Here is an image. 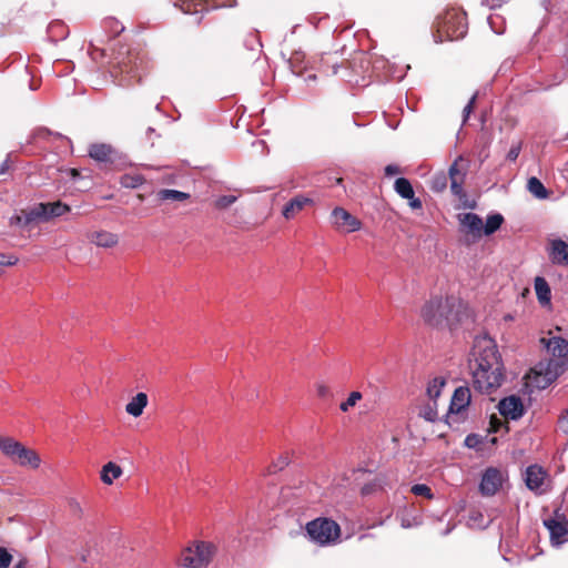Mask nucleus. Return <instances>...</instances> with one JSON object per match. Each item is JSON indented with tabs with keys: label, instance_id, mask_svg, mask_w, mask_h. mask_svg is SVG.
<instances>
[{
	"label": "nucleus",
	"instance_id": "nucleus-1",
	"mask_svg": "<svg viewBox=\"0 0 568 568\" xmlns=\"http://www.w3.org/2000/svg\"><path fill=\"white\" fill-rule=\"evenodd\" d=\"M473 386L480 393L489 394L503 383V363L495 341L480 335L474 339L469 358Z\"/></svg>",
	"mask_w": 568,
	"mask_h": 568
},
{
	"label": "nucleus",
	"instance_id": "nucleus-2",
	"mask_svg": "<svg viewBox=\"0 0 568 568\" xmlns=\"http://www.w3.org/2000/svg\"><path fill=\"white\" fill-rule=\"evenodd\" d=\"M460 301L455 296H434L422 308V317L433 327L452 328L459 321Z\"/></svg>",
	"mask_w": 568,
	"mask_h": 568
},
{
	"label": "nucleus",
	"instance_id": "nucleus-3",
	"mask_svg": "<svg viewBox=\"0 0 568 568\" xmlns=\"http://www.w3.org/2000/svg\"><path fill=\"white\" fill-rule=\"evenodd\" d=\"M468 172V163L459 155L448 169V178L444 172H439L432 178L430 189L434 192H443L447 187V181H450V191L458 199L466 196L464 183Z\"/></svg>",
	"mask_w": 568,
	"mask_h": 568
},
{
	"label": "nucleus",
	"instance_id": "nucleus-4",
	"mask_svg": "<svg viewBox=\"0 0 568 568\" xmlns=\"http://www.w3.org/2000/svg\"><path fill=\"white\" fill-rule=\"evenodd\" d=\"M467 19L464 11L457 9L447 10L436 21L435 41L458 40L467 33Z\"/></svg>",
	"mask_w": 568,
	"mask_h": 568
},
{
	"label": "nucleus",
	"instance_id": "nucleus-5",
	"mask_svg": "<svg viewBox=\"0 0 568 568\" xmlns=\"http://www.w3.org/2000/svg\"><path fill=\"white\" fill-rule=\"evenodd\" d=\"M568 369V359H540L528 373L530 383L538 389H545Z\"/></svg>",
	"mask_w": 568,
	"mask_h": 568
},
{
	"label": "nucleus",
	"instance_id": "nucleus-6",
	"mask_svg": "<svg viewBox=\"0 0 568 568\" xmlns=\"http://www.w3.org/2000/svg\"><path fill=\"white\" fill-rule=\"evenodd\" d=\"M1 452L16 464L23 467L38 468L41 464L40 456L11 437H0Z\"/></svg>",
	"mask_w": 568,
	"mask_h": 568
},
{
	"label": "nucleus",
	"instance_id": "nucleus-7",
	"mask_svg": "<svg viewBox=\"0 0 568 568\" xmlns=\"http://www.w3.org/2000/svg\"><path fill=\"white\" fill-rule=\"evenodd\" d=\"M305 529L310 539L321 546L336 541L341 534L339 526L328 518H316L307 523Z\"/></svg>",
	"mask_w": 568,
	"mask_h": 568
},
{
	"label": "nucleus",
	"instance_id": "nucleus-8",
	"mask_svg": "<svg viewBox=\"0 0 568 568\" xmlns=\"http://www.w3.org/2000/svg\"><path fill=\"white\" fill-rule=\"evenodd\" d=\"M214 552L213 544L200 541L183 551L181 561L184 567L201 568L210 562Z\"/></svg>",
	"mask_w": 568,
	"mask_h": 568
},
{
	"label": "nucleus",
	"instance_id": "nucleus-9",
	"mask_svg": "<svg viewBox=\"0 0 568 568\" xmlns=\"http://www.w3.org/2000/svg\"><path fill=\"white\" fill-rule=\"evenodd\" d=\"M111 75L121 87L132 85L135 81H140L138 57H128L118 62L110 71Z\"/></svg>",
	"mask_w": 568,
	"mask_h": 568
},
{
	"label": "nucleus",
	"instance_id": "nucleus-10",
	"mask_svg": "<svg viewBox=\"0 0 568 568\" xmlns=\"http://www.w3.org/2000/svg\"><path fill=\"white\" fill-rule=\"evenodd\" d=\"M329 222L337 231L344 233L356 232L362 227V222L341 206L332 211Z\"/></svg>",
	"mask_w": 568,
	"mask_h": 568
},
{
	"label": "nucleus",
	"instance_id": "nucleus-11",
	"mask_svg": "<svg viewBox=\"0 0 568 568\" xmlns=\"http://www.w3.org/2000/svg\"><path fill=\"white\" fill-rule=\"evenodd\" d=\"M470 403V390L466 386H459L455 389L450 405L447 418L448 419H456V423H458L460 419H464L465 412Z\"/></svg>",
	"mask_w": 568,
	"mask_h": 568
},
{
	"label": "nucleus",
	"instance_id": "nucleus-12",
	"mask_svg": "<svg viewBox=\"0 0 568 568\" xmlns=\"http://www.w3.org/2000/svg\"><path fill=\"white\" fill-rule=\"evenodd\" d=\"M544 524L549 530L550 542L552 546L559 547L568 540V523L564 515L559 516L556 511V518L546 519Z\"/></svg>",
	"mask_w": 568,
	"mask_h": 568
},
{
	"label": "nucleus",
	"instance_id": "nucleus-13",
	"mask_svg": "<svg viewBox=\"0 0 568 568\" xmlns=\"http://www.w3.org/2000/svg\"><path fill=\"white\" fill-rule=\"evenodd\" d=\"M460 232L470 235L473 241H477L483 236V219L476 213L458 214Z\"/></svg>",
	"mask_w": 568,
	"mask_h": 568
},
{
	"label": "nucleus",
	"instance_id": "nucleus-14",
	"mask_svg": "<svg viewBox=\"0 0 568 568\" xmlns=\"http://www.w3.org/2000/svg\"><path fill=\"white\" fill-rule=\"evenodd\" d=\"M503 476L501 473L494 467L487 468L481 476L479 490L484 496H493L501 487Z\"/></svg>",
	"mask_w": 568,
	"mask_h": 568
},
{
	"label": "nucleus",
	"instance_id": "nucleus-15",
	"mask_svg": "<svg viewBox=\"0 0 568 568\" xmlns=\"http://www.w3.org/2000/svg\"><path fill=\"white\" fill-rule=\"evenodd\" d=\"M498 410L504 417L516 420L524 415V405L520 397L511 395L499 402Z\"/></svg>",
	"mask_w": 568,
	"mask_h": 568
},
{
	"label": "nucleus",
	"instance_id": "nucleus-16",
	"mask_svg": "<svg viewBox=\"0 0 568 568\" xmlns=\"http://www.w3.org/2000/svg\"><path fill=\"white\" fill-rule=\"evenodd\" d=\"M547 252L552 264L568 265V243L561 239L549 240Z\"/></svg>",
	"mask_w": 568,
	"mask_h": 568
},
{
	"label": "nucleus",
	"instance_id": "nucleus-17",
	"mask_svg": "<svg viewBox=\"0 0 568 568\" xmlns=\"http://www.w3.org/2000/svg\"><path fill=\"white\" fill-rule=\"evenodd\" d=\"M540 343L545 346V348L552 355L554 359H568V341L560 337H542L540 338Z\"/></svg>",
	"mask_w": 568,
	"mask_h": 568
},
{
	"label": "nucleus",
	"instance_id": "nucleus-18",
	"mask_svg": "<svg viewBox=\"0 0 568 568\" xmlns=\"http://www.w3.org/2000/svg\"><path fill=\"white\" fill-rule=\"evenodd\" d=\"M116 154V150L106 143H93L89 148L90 158L102 163H112Z\"/></svg>",
	"mask_w": 568,
	"mask_h": 568
},
{
	"label": "nucleus",
	"instance_id": "nucleus-19",
	"mask_svg": "<svg viewBox=\"0 0 568 568\" xmlns=\"http://www.w3.org/2000/svg\"><path fill=\"white\" fill-rule=\"evenodd\" d=\"M87 239L90 243L103 248L113 247L119 243L116 234L103 230L89 232Z\"/></svg>",
	"mask_w": 568,
	"mask_h": 568
},
{
	"label": "nucleus",
	"instance_id": "nucleus-20",
	"mask_svg": "<svg viewBox=\"0 0 568 568\" xmlns=\"http://www.w3.org/2000/svg\"><path fill=\"white\" fill-rule=\"evenodd\" d=\"M313 203V200L304 196V195H297L293 199H291L283 207L282 214L286 220L294 219L297 213L303 211V209L306 205H310Z\"/></svg>",
	"mask_w": 568,
	"mask_h": 568
},
{
	"label": "nucleus",
	"instance_id": "nucleus-21",
	"mask_svg": "<svg viewBox=\"0 0 568 568\" xmlns=\"http://www.w3.org/2000/svg\"><path fill=\"white\" fill-rule=\"evenodd\" d=\"M525 481L530 490H539L544 485L546 473L538 465H530L525 473Z\"/></svg>",
	"mask_w": 568,
	"mask_h": 568
},
{
	"label": "nucleus",
	"instance_id": "nucleus-22",
	"mask_svg": "<svg viewBox=\"0 0 568 568\" xmlns=\"http://www.w3.org/2000/svg\"><path fill=\"white\" fill-rule=\"evenodd\" d=\"M148 405V395L145 393H138L125 406V412L133 416L139 417L143 414Z\"/></svg>",
	"mask_w": 568,
	"mask_h": 568
},
{
	"label": "nucleus",
	"instance_id": "nucleus-23",
	"mask_svg": "<svg viewBox=\"0 0 568 568\" xmlns=\"http://www.w3.org/2000/svg\"><path fill=\"white\" fill-rule=\"evenodd\" d=\"M47 207L44 203H38L32 207L24 210V225H30L39 221H47Z\"/></svg>",
	"mask_w": 568,
	"mask_h": 568
},
{
	"label": "nucleus",
	"instance_id": "nucleus-24",
	"mask_svg": "<svg viewBox=\"0 0 568 568\" xmlns=\"http://www.w3.org/2000/svg\"><path fill=\"white\" fill-rule=\"evenodd\" d=\"M535 292L537 298L541 305H548L551 298V291L548 282L541 277L537 276L535 278Z\"/></svg>",
	"mask_w": 568,
	"mask_h": 568
},
{
	"label": "nucleus",
	"instance_id": "nucleus-25",
	"mask_svg": "<svg viewBox=\"0 0 568 568\" xmlns=\"http://www.w3.org/2000/svg\"><path fill=\"white\" fill-rule=\"evenodd\" d=\"M122 468L113 462H109L102 467L101 470V480L111 485L114 479L119 478L122 475Z\"/></svg>",
	"mask_w": 568,
	"mask_h": 568
},
{
	"label": "nucleus",
	"instance_id": "nucleus-26",
	"mask_svg": "<svg viewBox=\"0 0 568 568\" xmlns=\"http://www.w3.org/2000/svg\"><path fill=\"white\" fill-rule=\"evenodd\" d=\"M527 190L536 197V199H539V200H544V199H547L549 193L547 191V189L545 187V185L542 184V182L536 178V176H531L528 179L527 181Z\"/></svg>",
	"mask_w": 568,
	"mask_h": 568
},
{
	"label": "nucleus",
	"instance_id": "nucleus-27",
	"mask_svg": "<svg viewBox=\"0 0 568 568\" xmlns=\"http://www.w3.org/2000/svg\"><path fill=\"white\" fill-rule=\"evenodd\" d=\"M156 196L161 201H176L183 202L190 199V194L186 192L171 190V189H162L156 193Z\"/></svg>",
	"mask_w": 568,
	"mask_h": 568
},
{
	"label": "nucleus",
	"instance_id": "nucleus-28",
	"mask_svg": "<svg viewBox=\"0 0 568 568\" xmlns=\"http://www.w3.org/2000/svg\"><path fill=\"white\" fill-rule=\"evenodd\" d=\"M504 223V216L499 213L490 214L486 219V223L483 222V235H491L500 229Z\"/></svg>",
	"mask_w": 568,
	"mask_h": 568
},
{
	"label": "nucleus",
	"instance_id": "nucleus-29",
	"mask_svg": "<svg viewBox=\"0 0 568 568\" xmlns=\"http://www.w3.org/2000/svg\"><path fill=\"white\" fill-rule=\"evenodd\" d=\"M44 206L47 207V221H49L52 217H59L63 214L70 212V206L61 201L52 202V203H44Z\"/></svg>",
	"mask_w": 568,
	"mask_h": 568
},
{
	"label": "nucleus",
	"instance_id": "nucleus-30",
	"mask_svg": "<svg viewBox=\"0 0 568 568\" xmlns=\"http://www.w3.org/2000/svg\"><path fill=\"white\" fill-rule=\"evenodd\" d=\"M394 190L403 199H410L414 195L412 183L406 178H398L394 183Z\"/></svg>",
	"mask_w": 568,
	"mask_h": 568
},
{
	"label": "nucleus",
	"instance_id": "nucleus-31",
	"mask_svg": "<svg viewBox=\"0 0 568 568\" xmlns=\"http://www.w3.org/2000/svg\"><path fill=\"white\" fill-rule=\"evenodd\" d=\"M444 386L445 381L440 377H435L432 382H429L427 386L428 397L433 400H436V398L439 397Z\"/></svg>",
	"mask_w": 568,
	"mask_h": 568
},
{
	"label": "nucleus",
	"instance_id": "nucleus-32",
	"mask_svg": "<svg viewBox=\"0 0 568 568\" xmlns=\"http://www.w3.org/2000/svg\"><path fill=\"white\" fill-rule=\"evenodd\" d=\"M143 182H144V179L140 174H133V175L124 174L121 178V184L124 187L135 189V187H139L140 185H142Z\"/></svg>",
	"mask_w": 568,
	"mask_h": 568
},
{
	"label": "nucleus",
	"instance_id": "nucleus-33",
	"mask_svg": "<svg viewBox=\"0 0 568 568\" xmlns=\"http://www.w3.org/2000/svg\"><path fill=\"white\" fill-rule=\"evenodd\" d=\"M237 201L236 195H222L215 200V207L219 210H225Z\"/></svg>",
	"mask_w": 568,
	"mask_h": 568
},
{
	"label": "nucleus",
	"instance_id": "nucleus-34",
	"mask_svg": "<svg viewBox=\"0 0 568 568\" xmlns=\"http://www.w3.org/2000/svg\"><path fill=\"white\" fill-rule=\"evenodd\" d=\"M362 398V393L352 392L347 399L339 405V409L342 412H347L351 407L355 406L356 403Z\"/></svg>",
	"mask_w": 568,
	"mask_h": 568
},
{
	"label": "nucleus",
	"instance_id": "nucleus-35",
	"mask_svg": "<svg viewBox=\"0 0 568 568\" xmlns=\"http://www.w3.org/2000/svg\"><path fill=\"white\" fill-rule=\"evenodd\" d=\"M410 491L416 496H422L427 499H432L434 497L432 489L425 484H415L412 486Z\"/></svg>",
	"mask_w": 568,
	"mask_h": 568
},
{
	"label": "nucleus",
	"instance_id": "nucleus-36",
	"mask_svg": "<svg viewBox=\"0 0 568 568\" xmlns=\"http://www.w3.org/2000/svg\"><path fill=\"white\" fill-rule=\"evenodd\" d=\"M288 465L287 456H280L272 465L267 468V474H275L284 469Z\"/></svg>",
	"mask_w": 568,
	"mask_h": 568
},
{
	"label": "nucleus",
	"instance_id": "nucleus-37",
	"mask_svg": "<svg viewBox=\"0 0 568 568\" xmlns=\"http://www.w3.org/2000/svg\"><path fill=\"white\" fill-rule=\"evenodd\" d=\"M383 480L381 478H376L372 483H367L362 487V495H371L378 489H383Z\"/></svg>",
	"mask_w": 568,
	"mask_h": 568
},
{
	"label": "nucleus",
	"instance_id": "nucleus-38",
	"mask_svg": "<svg viewBox=\"0 0 568 568\" xmlns=\"http://www.w3.org/2000/svg\"><path fill=\"white\" fill-rule=\"evenodd\" d=\"M488 23L491 28V30L497 33V34H501L504 33V28H497V23H503V18L498 14H490L488 17Z\"/></svg>",
	"mask_w": 568,
	"mask_h": 568
},
{
	"label": "nucleus",
	"instance_id": "nucleus-39",
	"mask_svg": "<svg viewBox=\"0 0 568 568\" xmlns=\"http://www.w3.org/2000/svg\"><path fill=\"white\" fill-rule=\"evenodd\" d=\"M11 561L12 555L4 547H0V568H8Z\"/></svg>",
	"mask_w": 568,
	"mask_h": 568
},
{
	"label": "nucleus",
	"instance_id": "nucleus-40",
	"mask_svg": "<svg viewBox=\"0 0 568 568\" xmlns=\"http://www.w3.org/2000/svg\"><path fill=\"white\" fill-rule=\"evenodd\" d=\"M520 151H521V142H517V143L513 144L507 153V160L515 162L518 159Z\"/></svg>",
	"mask_w": 568,
	"mask_h": 568
},
{
	"label": "nucleus",
	"instance_id": "nucleus-41",
	"mask_svg": "<svg viewBox=\"0 0 568 568\" xmlns=\"http://www.w3.org/2000/svg\"><path fill=\"white\" fill-rule=\"evenodd\" d=\"M476 98H477V93H475L470 100L468 101V103L465 105L464 108V111H463V118H464V122H466L474 109V104H475V101H476Z\"/></svg>",
	"mask_w": 568,
	"mask_h": 568
},
{
	"label": "nucleus",
	"instance_id": "nucleus-42",
	"mask_svg": "<svg viewBox=\"0 0 568 568\" xmlns=\"http://www.w3.org/2000/svg\"><path fill=\"white\" fill-rule=\"evenodd\" d=\"M422 416L428 422H435L437 418V412L430 406L424 407Z\"/></svg>",
	"mask_w": 568,
	"mask_h": 568
},
{
	"label": "nucleus",
	"instance_id": "nucleus-43",
	"mask_svg": "<svg viewBox=\"0 0 568 568\" xmlns=\"http://www.w3.org/2000/svg\"><path fill=\"white\" fill-rule=\"evenodd\" d=\"M559 428L568 435V410L558 420Z\"/></svg>",
	"mask_w": 568,
	"mask_h": 568
},
{
	"label": "nucleus",
	"instance_id": "nucleus-44",
	"mask_svg": "<svg viewBox=\"0 0 568 568\" xmlns=\"http://www.w3.org/2000/svg\"><path fill=\"white\" fill-rule=\"evenodd\" d=\"M400 173V169L398 165L396 164H388L385 166V174L387 176H392V175H395V174H398Z\"/></svg>",
	"mask_w": 568,
	"mask_h": 568
},
{
	"label": "nucleus",
	"instance_id": "nucleus-45",
	"mask_svg": "<svg viewBox=\"0 0 568 568\" xmlns=\"http://www.w3.org/2000/svg\"><path fill=\"white\" fill-rule=\"evenodd\" d=\"M23 217H24V213L22 212L19 215L12 216L10 219V223L26 227L27 225H24V219Z\"/></svg>",
	"mask_w": 568,
	"mask_h": 568
},
{
	"label": "nucleus",
	"instance_id": "nucleus-46",
	"mask_svg": "<svg viewBox=\"0 0 568 568\" xmlns=\"http://www.w3.org/2000/svg\"><path fill=\"white\" fill-rule=\"evenodd\" d=\"M407 200L409 201V206L413 210L422 209V206H423L422 201L418 197H415V194L413 195V197L407 199Z\"/></svg>",
	"mask_w": 568,
	"mask_h": 568
},
{
	"label": "nucleus",
	"instance_id": "nucleus-47",
	"mask_svg": "<svg viewBox=\"0 0 568 568\" xmlns=\"http://www.w3.org/2000/svg\"><path fill=\"white\" fill-rule=\"evenodd\" d=\"M316 390H317V395L320 397H325L329 393L328 387L323 385V384H318L317 387H316Z\"/></svg>",
	"mask_w": 568,
	"mask_h": 568
},
{
	"label": "nucleus",
	"instance_id": "nucleus-48",
	"mask_svg": "<svg viewBox=\"0 0 568 568\" xmlns=\"http://www.w3.org/2000/svg\"><path fill=\"white\" fill-rule=\"evenodd\" d=\"M478 443L476 435H468L465 439V444L468 447H475V445Z\"/></svg>",
	"mask_w": 568,
	"mask_h": 568
},
{
	"label": "nucleus",
	"instance_id": "nucleus-49",
	"mask_svg": "<svg viewBox=\"0 0 568 568\" xmlns=\"http://www.w3.org/2000/svg\"><path fill=\"white\" fill-rule=\"evenodd\" d=\"M9 170V156L0 165V175Z\"/></svg>",
	"mask_w": 568,
	"mask_h": 568
},
{
	"label": "nucleus",
	"instance_id": "nucleus-50",
	"mask_svg": "<svg viewBox=\"0 0 568 568\" xmlns=\"http://www.w3.org/2000/svg\"><path fill=\"white\" fill-rule=\"evenodd\" d=\"M13 568H27V560L26 559H20Z\"/></svg>",
	"mask_w": 568,
	"mask_h": 568
},
{
	"label": "nucleus",
	"instance_id": "nucleus-51",
	"mask_svg": "<svg viewBox=\"0 0 568 568\" xmlns=\"http://www.w3.org/2000/svg\"><path fill=\"white\" fill-rule=\"evenodd\" d=\"M307 80H308V81H315V80H316V75H315V74H310V75L307 77Z\"/></svg>",
	"mask_w": 568,
	"mask_h": 568
},
{
	"label": "nucleus",
	"instance_id": "nucleus-52",
	"mask_svg": "<svg viewBox=\"0 0 568 568\" xmlns=\"http://www.w3.org/2000/svg\"><path fill=\"white\" fill-rule=\"evenodd\" d=\"M190 7H191V4L189 3V4H186V8H182V10H183L184 12H189V11H190Z\"/></svg>",
	"mask_w": 568,
	"mask_h": 568
},
{
	"label": "nucleus",
	"instance_id": "nucleus-53",
	"mask_svg": "<svg viewBox=\"0 0 568 568\" xmlns=\"http://www.w3.org/2000/svg\"><path fill=\"white\" fill-rule=\"evenodd\" d=\"M30 89L31 90H36L37 89L32 82L30 83Z\"/></svg>",
	"mask_w": 568,
	"mask_h": 568
}]
</instances>
